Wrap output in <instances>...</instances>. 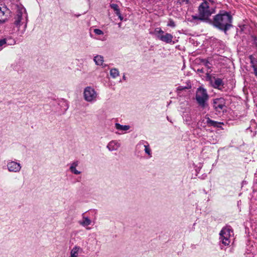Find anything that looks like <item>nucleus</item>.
<instances>
[{"label":"nucleus","mask_w":257,"mask_h":257,"mask_svg":"<svg viewBox=\"0 0 257 257\" xmlns=\"http://www.w3.org/2000/svg\"><path fill=\"white\" fill-rule=\"evenodd\" d=\"M231 231H232L231 229L229 227H226L223 228L220 232V239L225 245H228L230 243L229 238L231 235Z\"/></svg>","instance_id":"423d86ee"},{"label":"nucleus","mask_w":257,"mask_h":257,"mask_svg":"<svg viewBox=\"0 0 257 257\" xmlns=\"http://www.w3.org/2000/svg\"><path fill=\"white\" fill-rule=\"evenodd\" d=\"M110 7L111 9H112L114 11H116L119 10L118 6L115 4H112L110 5Z\"/></svg>","instance_id":"393cba45"},{"label":"nucleus","mask_w":257,"mask_h":257,"mask_svg":"<svg viewBox=\"0 0 257 257\" xmlns=\"http://www.w3.org/2000/svg\"><path fill=\"white\" fill-rule=\"evenodd\" d=\"M93 60L95 62V64L97 65L101 66L102 67H105L106 66V65L103 64V57L101 55H97L95 56L93 58Z\"/></svg>","instance_id":"2eb2a0df"},{"label":"nucleus","mask_w":257,"mask_h":257,"mask_svg":"<svg viewBox=\"0 0 257 257\" xmlns=\"http://www.w3.org/2000/svg\"><path fill=\"white\" fill-rule=\"evenodd\" d=\"M173 36L169 33H166L164 35L159 36V39L166 43H171L172 42Z\"/></svg>","instance_id":"f8f14e48"},{"label":"nucleus","mask_w":257,"mask_h":257,"mask_svg":"<svg viewBox=\"0 0 257 257\" xmlns=\"http://www.w3.org/2000/svg\"><path fill=\"white\" fill-rule=\"evenodd\" d=\"M83 253V249L78 245H75L71 250L70 257H78L79 255Z\"/></svg>","instance_id":"9d476101"},{"label":"nucleus","mask_w":257,"mask_h":257,"mask_svg":"<svg viewBox=\"0 0 257 257\" xmlns=\"http://www.w3.org/2000/svg\"><path fill=\"white\" fill-rule=\"evenodd\" d=\"M83 220L79 222L80 224L83 226H87L90 225L91 223V220L87 217H83Z\"/></svg>","instance_id":"a211bd4d"},{"label":"nucleus","mask_w":257,"mask_h":257,"mask_svg":"<svg viewBox=\"0 0 257 257\" xmlns=\"http://www.w3.org/2000/svg\"><path fill=\"white\" fill-rule=\"evenodd\" d=\"M14 25L19 29L24 25L25 29L27 27L28 16L25 8L22 5H17L15 16L13 18Z\"/></svg>","instance_id":"f03ea898"},{"label":"nucleus","mask_w":257,"mask_h":257,"mask_svg":"<svg viewBox=\"0 0 257 257\" xmlns=\"http://www.w3.org/2000/svg\"><path fill=\"white\" fill-rule=\"evenodd\" d=\"M8 39H11L9 38H3L0 39V47L3 46L4 45L7 44V42Z\"/></svg>","instance_id":"b1692460"},{"label":"nucleus","mask_w":257,"mask_h":257,"mask_svg":"<svg viewBox=\"0 0 257 257\" xmlns=\"http://www.w3.org/2000/svg\"><path fill=\"white\" fill-rule=\"evenodd\" d=\"M232 21V17L228 13L222 11L214 17L212 24L215 28L226 33L233 26Z\"/></svg>","instance_id":"f257e3e1"},{"label":"nucleus","mask_w":257,"mask_h":257,"mask_svg":"<svg viewBox=\"0 0 257 257\" xmlns=\"http://www.w3.org/2000/svg\"><path fill=\"white\" fill-rule=\"evenodd\" d=\"M168 26L174 28L176 26L175 22L172 20H170L168 24Z\"/></svg>","instance_id":"bb28decb"},{"label":"nucleus","mask_w":257,"mask_h":257,"mask_svg":"<svg viewBox=\"0 0 257 257\" xmlns=\"http://www.w3.org/2000/svg\"><path fill=\"white\" fill-rule=\"evenodd\" d=\"M114 12H115V14H116L117 16H119V15H120V12L119 9V10H118L117 11H114Z\"/></svg>","instance_id":"c756f323"},{"label":"nucleus","mask_w":257,"mask_h":257,"mask_svg":"<svg viewBox=\"0 0 257 257\" xmlns=\"http://www.w3.org/2000/svg\"><path fill=\"white\" fill-rule=\"evenodd\" d=\"M84 97L87 101L92 102L96 100L97 93L93 88L88 86L84 89Z\"/></svg>","instance_id":"39448f33"},{"label":"nucleus","mask_w":257,"mask_h":257,"mask_svg":"<svg viewBox=\"0 0 257 257\" xmlns=\"http://www.w3.org/2000/svg\"><path fill=\"white\" fill-rule=\"evenodd\" d=\"M186 89H187V87H184V86H180L177 87V91L178 92H179V91H183V90H185Z\"/></svg>","instance_id":"cd10ccee"},{"label":"nucleus","mask_w":257,"mask_h":257,"mask_svg":"<svg viewBox=\"0 0 257 257\" xmlns=\"http://www.w3.org/2000/svg\"><path fill=\"white\" fill-rule=\"evenodd\" d=\"M155 32L158 39L159 36L165 35L164 32L160 28H156Z\"/></svg>","instance_id":"412c9836"},{"label":"nucleus","mask_w":257,"mask_h":257,"mask_svg":"<svg viewBox=\"0 0 257 257\" xmlns=\"http://www.w3.org/2000/svg\"><path fill=\"white\" fill-rule=\"evenodd\" d=\"M115 128L118 130H121V131H127L130 128L129 125H121L119 123H116L115 124Z\"/></svg>","instance_id":"6ab92c4d"},{"label":"nucleus","mask_w":257,"mask_h":257,"mask_svg":"<svg viewBox=\"0 0 257 257\" xmlns=\"http://www.w3.org/2000/svg\"><path fill=\"white\" fill-rule=\"evenodd\" d=\"M10 14V10L4 5L0 6V24H4L8 20Z\"/></svg>","instance_id":"6e6552de"},{"label":"nucleus","mask_w":257,"mask_h":257,"mask_svg":"<svg viewBox=\"0 0 257 257\" xmlns=\"http://www.w3.org/2000/svg\"><path fill=\"white\" fill-rule=\"evenodd\" d=\"M122 79L124 80H126V77H125V75H123V76H122Z\"/></svg>","instance_id":"2f4dec72"},{"label":"nucleus","mask_w":257,"mask_h":257,"mask_svg":"<svg viewBox=\"0 0 257 257\" xmlns=\"http://www.w3.org/2000/svg\"><path fill=\"white\" fill-rule=\"evenodd\" d=\"M249 58L250 61L251 67L253 69L254 74L257 77V60L252 55H250Z\"/></svg>","instance_id":"4468645a"},{"label":"nucleus","mask_w":257,"mask_h":257,"mask_svg":"<svg viewBox=\"0 0 257 257\" xmlns=\"http://www.w3.org/2000/svg\"><path fill=\"white\" fill-rule=\"evenodd\" d=\"M13 43L15 44V41L14 40H13Z\"/></svg>","instance_id":"473e14b6"},{"label":"nucleus","mask_w":257,"mask_h":257,"mask_svg":"<svg viewBox=\"0 0 257 257\" xmlns=\"http://www.w3.org/2000/svg\"><path fill=\"white\" fill-rule=\"evenodd\" d=\"M204 2L208 3V2L214 4L215 3V0H203Z\"/></svg>","instance_id":"c85d7f7f"},{"label":"nucleus","mask_w":257,"mask_h":257,"mask_svg":"<svg viewBox=\"0 0 257 257\" xmlns=\"http://www.w3.org/2000/svg\"><path fill=\"white\" fill-rule=\"evenodd\" d=\"M118 18L120 19V20L121 21H122V19H123V17L121 16V14L119 15V16H118Z\"/></svg>","instance_id":"7c9ffc66"},{"label":"nucleus","mask_w":257,"mask_h":257,"mask_svg":"<svg viewBox=\"0 0 257 257\" xmlns=\"http://www.w3.org/2000/svg\"><path fill=\"white\" fill-rule=\"evenodd\" d=\"M7 167L10 172L18 173L20 171L21 165L16 161L9 160L7 162Z\"/></svg>","instance_id":"0eeeda50"},{"label":"nucleus","mask_w":257,"mask_h":257,"mask_svg":"<svg viewBox=\"0 0 257 257\" xmlns=\"http://www.w3.org/2000/svg\"><path fill=\"white\" fill-rule=\"evenodd\" d=\"M93 31L94 33L97 35H102L104 34L103 32L99 29H94Z\"/></svg>","instance_id":"5701e85b"},{"label":"nucleus","mask_w":257,"mask_h":257,"mask_svg":"<svg viewBox=\"0 0 257 257\" xmlns=\"http://www.w3.org/2000/svg\"><path fill=\"white\" fill-rule=\"evenodd\" d=\"M144 147H145V151L146 153L148 155H149V156H151V150L149 148V145H144Z\"/></svg>","instance_id":"4be33fe9"},{"label":"nucleus","mask_w":257,"mask_h":257,"mask_svg":"<svg viewBox=\"0 0 257 257\" xmlns=\"http://www.w3.org/2000/svg\"><path fill=\"white\" fill-rule=\"evenodd\" d=\"M120 146V144L116 141L110 142L107 146V148L110 151L117 150Z\"/></svg>","instance_id":"ddd939ff"},{"label":"nucleus","mask_w":257,"mask_h":257,"mask_svg":"<svg viewBox=\"0 0 257 257\" xmlns=\"http://www.w3.org/2000/svg\"><path fill=\"white\" fill-rule=\"evenodd\" d=\"M202 62L208 68H210V64L209 62L207 60L203 59V60H202Z\"/></svg>","instance_id":"a878e982"},{"label":"nucleus","mask_w":257,"mask_h":257,"mask_svg":"<svg viewBox=\"0 0 257 257\" xmlns=\"http://www.w3.org/2000/svg\"><path fill=\"white\" fill-rule=\"evenodd\" d=\"M110 75L113 78H115L119 75V72L117 69L113 68L110 71Z\"/></svg>","instance_id":"aec40b11"},{"label":"nucleus","mask_w":257,"mask_h":257,"mask_svg":"<svg viewBox=\"0 0 257 257\" xmlns=\"http://www.w3.org/2000/svg\"><path fill=\"white\" fill-rule=\"evenodd\" d=\"M224 99L222 98L215 99L213 101V107L216 111L220 112L225 107Z\"/></svg>","instance_id":"1a4fd4ad"},{"label":"nucleus","mask_w":257,"mask_h":257,"mask_svg":"<svg viewBox=\"0 0 257 257\" xmlns=\"http://www.w3.org/2000/svg\"><path fill=\"white\" fill-rule=\"evenodd\" d=\"M196 99L200 106L204 108L206 103V102L208 99V95L206 89L202 87H199L196 93Z\"/></svg>","instance_id":"20e7f679"},{"label":"nucleus","mask_w":257,"mask_h":257,"mask_svg":"<svg viewBox=\"0 0 257 257\" xmlns=\"http://www.w3.org/2000/svg\"><path fill=\"white\" fill-rule=\"evenodd\" d=\"M214 13H215V10L209 7V3L203 2L198 8V16H192V19L207 21L209 17Z\"/></svg>","instance_id":"7ed1b4c3"},{"label":"nucleus","mask_w":257,"mask_h":257,"mask_svg":"<svg viewBox=\"0 0 257 257\" xmlns=\"http://www.w3.org/2000/svg\"><path fill=\"white\" fill-rule=\"evenodd\" d=\"M206 123L208 126L219 127V124H223L222 122H219L210 119L209 117L206 118Z\"/></svg>","instance_id":"f3484780"},{"label":"nucleus","mask_w":257,"mask_h":257,"mask_svg":"<svg viewBox=\"0 0 257 257\" xmlns=\"http://www.w3.org/2000/svg\"><path fill=\"white\" fill-rule=\"evenodd\" d=\"M210 83L215 88L220 89V87L223 85L222 80L220 78L213 77L210 78Z\"/></svg>","instance_id":"9b49d317"},{"label":"nucleus","mask_w":257,"mask_h":257,"mask_svg":"<svg viewBox=\"0 0 257 257\" xmlns=\"http://www.w3.org/2000/svg\"><path fill=\"white\" fill-rule=\"evenodd\" d=\"M78 165L79 162L78 161H75L71 163V166L70 167V171L75 175H79L81 173L80 171H78L76 169V167L78 166Z\"/></svg>","instance_id":"dca6fc26"}]
</instances>
